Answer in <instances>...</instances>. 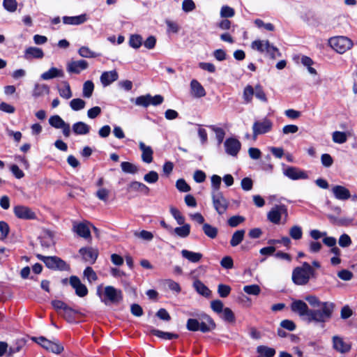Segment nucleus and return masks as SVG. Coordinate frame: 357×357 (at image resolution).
I'll return each instance as SVG.
<instances>
[{
    "instance_id": "57",
    "label": "nucleus",
    "mask_w": 357,
    "mask_h": 357,
    "mask_svg": "<svg viewBox=\"0 0 357 357\" xmlns=\"http://www.w3.org/2000/svg\"><path fill=\"white\" fill-rule=\"evenodd\" d=\"M165 24L167 26V31L168 33H177L180 29L179 25L170 20H166Z\"/></svg>"
},
{
    "instance_id": "33",
    "label": "nucleus",
    "mask_w": 357,
    "mask_h": 357,
    "mask_svg": "<svg viewBox=\"0 0 357 357\" xmlns=\"http://www.w3.org/2000/svg\"><path fill=\"white\" fill-rule=\"evenodd\" d=\"M245 231L244 229H239L234 231L230 240V245L236 247L243 240Z\"/></svg>"
},
{
    "instance_id": "42",
    "label": "nucleus",
    "mask_w": 357,
    "mask_h": 357,
    "mask_svg": "<svg viewBox=\"0 0 357 357\" xmlns=\"http://www.w3.org/2000/svg\"><path fill=\"white\" fill-rule=\"evenodd\" d=\"M255 95V88L251 85H248L243 90V97L245 103H250L252 100V97Z\"/></svg>"
},
{
    "instance_id": "52",
    "label": "nucleus",
    "mask_w": 357,
    "mask_h": 357,
    "mask_svg": "<svg viewBox=\"0 0 357 357\" xmlns=\"http://www.w3.org/2000/svg\"><path fill=\"white\" fill-rule=\"evenodd\" d=\"M135 102V105L138 106H142L144 107H149V105H151L149 102V94L140 96L136 98Z\"/></svg>"
},
{
    "instance_id": "20",
    "label": "nucleus",
    "mask_w": 357,
    "mask_h": 357,
    "mask_svg": "<svg viewBox=\"0 0 357 357\" xmlns=\"http://www.w3.org/2000/svg\"><path fill=\"white\" fill-rule=\"evenodd\" d=\"M73 231L80 237L86 239L91 238V231L87 222H75L73 224Z\"/></svg>"
},
{
    "instance_id": "28",
    "label": "nucleus",
    "mask_w": 357,
    "mask_h": 357,
    "mask_svg": "<svg viewBox=\"0 0 357 357\" xmlns=\"http://www.w3.org/2000/svg\"><path fill=\"white\" fill-rule=\"evenodd\" d=\"M72 129L75 134L84 135L89 133L91 128L84 122L79 121L73 125Z\"/></svg>"
},
{
    "instance_id": "62",
    "label": "nucleus",
    "mask_w": 357,
    "mask_h": 357,
    "mask_svg": "<svg viewBox=\"0 0 357 357\" xmlns=\"http://www.w3.org/2000/svg\"><path fill=\"white\" fill-rule=\"evenodd\" d=\"M231 287L229 285L220 284L218 287V292L220 297L225 298L229 296L231 292Z\"/></svg>"
},
{
    "instance_id": "8",
    "label": "nucleus",
    "mask_w": 357,
    "mask_h": 357,
    "mask_svg": "<svg viewBox=\"0 0 357 357\" xmlns=\"http://www.w3.org/2000/svg\"><path fill=\"white\" fill-rule=\"evenodd\" d=\"M37 258L42 261L45 266L51 269H59V270H66V263L57 257H45L42 255L38 254L36 255Z\"/></svg>"
},
{
    "instance_id": "7",
    "label": "nucleus",
    "mask_w": 357,
    "mask_h": 357,
    "mask_svg": "<svg viewBox=\"0 0 357 357\" xmlns=\"http://www.w3.org/2000/svg\"><path fill=\"white\" fill-rule=\"evenodd\" d=\"M329 45L337 52L343 54L352 47L353 42L346 36H335L329 39Z\"/></svg>"
},
{
    "instance_id": "15",
    "label": "nucleus",
    "mask_w": 357,
    "mask_h": 357,
    "mask_svg": "<svg viewBox=\"0 0 357 357\" xmlns=\"http://www.w3.org/2000/svg\"><path fill=\"white\" fill-rule=\"evenodd\" d=\"M224 146L228 155L236 156L241 149V144L237 139L229 137L225 141Z\"/></svg>"
},
{
    "instance_id": "4",
    "label": "nucleus",
    "mask_w": 357,
    "mask_h": 357,
    "mask_svg": "<svg viewBox=\"0 0 357 357\" xmlns=\"http://www.w3.org/2000/svg\"><path fill=\"white\" fill-rule=\"evenodd\" d=\"M305 300L306 301L308 302V303L312 306V307H319L320 308L319 309H312L313 311H318V312H320L321 313V312L325 310L324 308V305L325 304H327V314H326V317H324V319L322 321H321L319 323H325V322H327L328 321L332 316H333V311H334V309H335V304L332 302H328V301H326V302H321L316 296L314 295H308L307 296L305 297Z\"/></svg>"
},
{
    "instance_id": "30",
    "label": "nucleus",
    "mask_w": 357,
    "mask_h": 357,
    "mask_svg": "<svg viewBox=\"0 0 357 357\" xmlns=\"http://www.w3.org/2000/svg\"><path fill=\"white\" fill-rule=\"evenodd\" d=\"M350 136V132L335 131L332 133V140L336 144H343Z\"/></svg>"
},
{
    "instance_id": "51",
    "label": "nucleus",
    "mask_w": 357,
    "mask_h": 357,
    "mask_svg": "<svg viewBox=\"0 0 357 357\" xmlns=\"http://www.w3.org/2000/svg\"><path fill=\"white\" fill-rule=\"evenodd\" d=\"M220 16L223 18L232 17L235 15L234 8L229 6H223L220 9Z\"/></svg>"
},
{
    "instance_id": "10",
    "label": "nucleus",
    "mask_w": 357,
    "mask_h": 357,
    "mask_svg": "<svg viewBox=\"0 0 357 357\" xmlns=\"http://www.w3.org/2000/svg\"><path fill=\"white\" fill-rule=\"evenodd\" d=\"M287 208L285 205H275L268 213L267 218L271 222L278 225L280 222L282 215L287 217Z\"/></svg>"
},
{
    "instance_id": "41",
    "label": "nucleus",
    "mask_w": 357,
    "mask_h": 357,
    "mask_svg": "<svg viewBox=\"0 0 357 357\" xmlns=\"http://www.w3.org/2000/svg\"><path fill=\"white\" fill-rule=\"evenodd\" d=\"M257 351L260 354L259 356L263 357H273L275 354V350L274 349L266 346H259L257 348Z\"/></svg>"
},
{
    "instance_id": "24",
    "label": "nucleus",
    "mask_w": 357,
    "mask_h": 357,
    "mask_svg": "<svg viewBox=\"0 0 357 357\" xmlns=\"http://www.w3.org/2000/svg\"><path fill=\"white\" fill-rule=\"evenodd\" d=\"M119 78L116 70L103 72L100 76V82L103 86H107Z\"/></svg>"
},
{
    "instance_id": "48",
    "label": "nucleus",
    "mask_w": 357,
    "mask_h": 357,
    "mask_svg": "<svg viewBox=\"0 0 357 357\" xmlns=\"http://www.w3.org/2000/svg\"><path fill=\"white\" fill-rule=\"evenodd\" d=\"M209 128L215 133V137L218 141V144L220 145L223 142L225 132L222 128L216 127L215 126H211Z\"/></svg>"
},
{
    "instance_id": "50",
    "label": "nucleus",
    "mask_w": 357,
    "mask_h": 357,
    "mask_svg": "<svg viewBox=\"0 0 357 357\" xmlns=\"http://www.w3.org/2000/svg\"><path fill=\"white\" fill-rule=\"evenodd\" d=\"M243 291L249 295L257 296L259 294L261 289L257 284H251L244 286Z\"/></svg>"
},
{
    "instance_id": "49",
    "label": "nucleus",
    "mask_w": 357,
    "mask_h": 357,
    "mask_svg": "<svg viewBox=\"0 0 357 357\" xmlns=\"http://www.w3.org/2000/svg\"><path fill=\"white\" fill-rule=\"evenodd\" d=\"M255 96L260 101L266 102L267 98L265 92L264 91L262 86L259 84H257L255 86Z\"/></svg>"
},
{
    "instance_id": "3",
    "label": "nucleus",
    "mask_w": 357,
    "mask_h": 357,
    "mask_svg": "<svg viewBox=\"0 0 357 357\" xmlns=\"http://www.w3.org/2000/svg\"><path fill=\"white\" fill-rule=\"evenodd\" d=\"M186 328L190 331H201L206 333L214 330L215 324L210 316L204 314L198 319H188L186 323Z\"/></svg>"
},
{
    "instance_id": "32",
    "label": "nucleus",
    "mask_w": 357,
    "mask_h": 357,
    "mask_svg": "<svg viewBox=\"0 0 357 357\" xmlns=\"http://www.w3.org/2000/svg\"><path fill=\"white\" fill-rule=\"evenodd\" d=\"M151 333L158 337H160L161 339L164 340H172V339H176L178 337V335L176 333H172L169 332H164L158 329H151Z\"/></svg>"
},
{
    "instance_id": "55",
    "label": "nucleus",
    "mask_w": 357,
    "mask_h": 357,
    "mask_svg": "<svg viewBox=\"0 0 357 357\" xmlns=\"http://www.w3.org/2000/svg\"><path fill=\"white\" fill-rule=\"evenodd\" d=\"M245 221V218L241 215H234L227 220L228 225L231 227H236Z\"/></svg>"
},
{
    "instance_id": "18",
    "label": "nucleus",
    "mask_w": 357,
    "mask_h": 357,
    "mask_svg": "<svg viewBox=\"0 0 357 357\" xmlns=\"http://www.w3.org/2000/svg\"><path fill=\"white\" fill-rule=\"evenodd\" d=\"M79 252L82 255V259L90 264L95 263L98 256V250L91 247L82 248L79 249Z\"/></svg>"
},
{
    "instance_id": "56",
    "label": "nucleus",
    "mask_w": 357,
    "mask_h": 357,
    "mask_svg": "<svg viewBox=\"0 0 357 357\" xmlns=\"http://www.w3.org/2000/svg\"><path fill=\"white\" fill-rule=\"evenodd\" d=\"M84 275L86 278L89 282L97 280L98 277L96 272L90 266H88L84 271Z\"/></svg>"
},
{
    "instance_id": "26",
    "label": "nucleus",
    "mask_w": 357,
    "mask_h": 357,
    "mask_svg": "<svg viewBox=\"0 0 357 357\" xmlns=\"http://www.w3.org/2000/svg\"><path fill=\"white\" fill-rule=\"evenodd\" d=\"M64 72L62 69H59L54 67H52L49 69V70L43 73L40 75V78L43 80H49L56 77H63Z\"/></svg>"
},
{
    "instance_id": "34",
    "label": "nucleus",
    "mask_w": 357,
    "mask_h": 357,
    "mask_svg": "<svg viewBox=\"0 0 357 357\" xmlns=\"http://www.w3.org/2000/svg\"><path fill=\"white\" fill-rule=\"evenodd\" d=\"M193 287L200 295L208 297L211 294L210 289L200 280H195L193 283Z\"/></svg>"
},
{
    "instance_id": "5",
    "label": "nucleus",
    "mask_w": 357,
    "mask_h": 357,
    "mask_svg": "<svg viewBox=\"0 0 357 357\" xmlns=\"http://www.w3.org/2000/svg\"><path fill=\"white\" fill-rule=\"evenodd\" d=\"M251 48L260 53L267 54L271 59H276L282 56L279 50L271 44L268 40H254L251 43Z\"/></svg>"
},
{
    "instance_id": "44",
    "label": "nucleus",
    "mask_w": 357,
    "mask_h": 357,
    "mask_svg": "<svg viewBox=\"0 0 357 357\" xmlns=\"http://www.w3.org/2000/svg\"><path fill=\"white\" fill-rule=\"evenodd\" d=\"M49 123L56 129H60L66 122L59 115H54L49 119Z\"/></svg>"
},
{
    "instance_id": "12",
    "label": "nucleus",
    "mask_w": 357,
    "mask_h": 357,
    "mask_svg": "<svg viewBox=\"0 0 357 357\" xmlns=\"http://www.w3.org/2000/svg\"><path fill=\"white\" fill-rule=\"evenodd\" d=\"M213 206L219 215L224 214L228 208L229 202L223 196L222 192L212 194Z\"/></svg>"
},
{
    "instance_id": "2",
    "label": "nucleus",
    "mask_w": 357,
    "mask_h": 357,
    "mask_svg": "<svg viewBox=\"0 0 357 357\" xmlns=\"http://www.w3.org/2000/svg\"><path fill=\"white\" fill-rule=\"evenodd\" d=\"M317 272L308 262H303L301 266H296L292 271V282L298 286H304L312 279L317 278Z\"/></svg>"
},
{
    "instance_id": "40",
    "label": "nucleus",
    "mask_w": 357,
    "mask_h": 357,
    "mask_svg": "<svg viewBox=\"0 0 357 357\" xmlns=\"http://www.w3.org/2000/svg\"><path fill=\"white\" fill-rule=\"evenodd\" d=\"M143 38L139 34H132L129 38V45L134 49H139L142 45Z\"/></svg>"
},
{
    "instance_id": "38",
    "label": "nucleus",
    "mask_w": 357,
    "mask_h": 357,
    "mask_svg": "<svg viewBox=\"0 0 357 357\" xmlns=\"http://www.w3.org/2000/svg\"><path fill=\"white\" fill-rule=\"evenodd\" d=\"M94 90V84L92 81H86L83 84L82 96L84 98H89L91 97Z\"/></svg>"
},
{
    "instance_id": "29",
    "label": "nucleus",
    "mask_w": 357,
    "mask_h": 357,
    "mask_svg": "<svg viewBox=\"0 0 357 357\" xmlns=\"http://www.w3.org/2000/svg\"><path fill=\"white\" fill-rule=\"evenodd\" d=\"M181 255L183 258L192 263L199 262L203 257L202 254L199 252H195L188 250H183Z\"/></svg>"
},
{
    "instance_id": "53",
    "label": "nucleus",
    "mask_w": 357,
    "mask_h": 357,
    "mask_svg": "<svg viewBox=\"0 0 357 357\" xmlns=\"http://www.w3.org/2000/svg\"><path fill=\"white\" fill-rule=\"evenodd\" d=\"M170 213L178 225H182L184 224L185 218L181 214L180 211L177 208L171 207Z\"/></svg>"
},
{
    "instance_id": "25",
    "label": "nucleus",
    "mask_w": 357,
    "mask_h": 357,
    "mask_svg": "<svg viewBox=\"0 0 357 357\" xmlns=\"http://www.w3.org/2000/svg\"><path fill=\"white\" fill-rule=\"evenodd\" d=\"M88 20V17L86 14H82L77 16H64L63 17V22L65 24L70 25H79L84 24Z\"/></svg>"
},
{
    "instance_id": "11",
    "label": "nucleus",
    "mask_w": 357,
    "mask_h": 357,
    "mask_svg": "<svg viewBox=\"0 0 357 357\" xmlns=\"http://www.w3.org/2000/svg\"><path fill=\"white\" fill-rule=\"evenodd\" d=\"M13 213L17 218L22 220H31L37 218L36 213L31 208L23 205L15 206Z\"/></svg>"
},
{
    "instance_id": "39",
    "label": "nucleus",
    "mask_w": 357,
    "mask_h": 357,
    "mask_svg": "<svg viewBox=\"0 0 357 357\" xmlns=\"http://www.w3.org/2000/svg\"><path fill=\"white\" fill-rule=\"evenodd\" d=\"M211 195L215 193H220V188L221 185V177L218 175L214 174L211 178Z\"/></svg>"
},
{
    "instance_id": "47",
    "label": "nucleus",
    "mask_w": 357,
    "mask_h": 357,
    "mask_svg": "<svg viewBox=\"0 0 357 357\" xmlns=\"http://www.w3.org/2000/svg\"><path fill=\"white\" fill-rule=\"evenodd\" d=\"M121 167L122 170L126 173L135 174L138 171V168L136 165L128 162H121Z\"/></svg>"
},
{
    "instance_id": "22",
    "label": "nucleus",
    "mask_w": 357,
    "mask_h": 357,
    "mask_svg": "<svg viewBox=\"0 0 357 357\" xmlns=\"http://www.w3.org/2000/svg\"><path fill=\"white\" fill-rule=\"evenodd\" d=\"M44 56V52L42 49L36 47H29L24 51V57L26 60L32 59H42Z\"/></svg>"
},
{
    "instance_id": "59",
    "label": "nucleus",
    "mask_w": 357,
    "mask_h": 357,
    "mask_svg": "<svg viewBox=\"0 0 357 357\" xmlns=\"http://www.w3.org/2000/svg\"><path fill=\"white\" fill-rule=\"evenodd\" d=\"M158 174L155 171H151L146 174L144 176V180L148 183H155L158 181Z\"/></svg>"
},
{
    "instance_id": "43",
    "label": "nucleus",
    "mask_w": 357,
    "mask_h": 357,
    "mask_svg": "<svg viewBox=\"0 0 357 357\" xmlns=\"http://www.w3.org/2000/svg\"><path fill=\"white\" fill-rule=\"evenodd\" d=\"M289 234L294 240H300L303 236V230L301 227L294 225L289 229Z\"/></svg>"
},
{
    "instance_id": "60",
    "label": "nucleus",
    "mask_w": 357,
    "mask_h": 357,
    "mask_svg": "<svg viewBox=\"0 0 357 357\" xmlns=\"http://www.w3.org/2000/svg\"><path fill=\"white\" fill-rule=\"evenodd\" d=\"M176 187L180 192H187L190 190V185L183 178H179L176 181Z\"/></svg>"
},
{
    "instance_id": "6",
    "label": "nucleus",
    "mask_w": 357,
    "mask_h": 357,
    "mask_svg": "<svg viewBox=\"0 0 357 357\" xmlns=\"http://www.w3.org/2000/svg\"><path fill=\"white\" fill-rule=\"evenodd\" d=\"M123 301V292L121 289L113 286H106L104 288L103 296L101 301L106 305L109 304H119Z\"/></svg>"
},
{
    "instance_id": "54",
    "label": "nucleus",
    "mask_w": 357,
    "mask_h": 357,
    "mask_svg": "<svg viewBox=\"0 0 357 357\" xmlns=\"http://www.w3.org/2000/svg\"><path fill=\"white\" fill-rule=\"evenodd\" d=\"M352 243L350 236L347 234H342L338 240V244L342 248H348Z\"/></svg>"
},
{
    "instance_id": "9",
    "label": "nucleus",
    "mask_w": 357,
    "mask_h": 357,
    "mask_svg": "<svg viewBox=\"0 0 357 357\" xmlns=\"http://www.w3.org/2000/svg\"><path fill=\"white\" fill-rule=\"evenodd\" d=\"M33 340L42 347L54 354H59L63 351V347L58 341L52 342L43 336L34 337Z\"/></svg>"
},
{
    "instance_id": "46",
    "label": "nucleus",
    "mask_w": 357,
    "mask_h": 357,
    "mask_svg": "<svg viewBox=\"0 0 357 357\" xmlns=\"http://www.w3.org/2000/svg\"><path fill=\"white\" fill-rule=\"evenodd\" d=\"M79 54L84 58H94L98 56L96 53L91 51L88 47L82 46L78 50Z\"/></svg>"
},
{
    "instance_id": "16",
    "label": "nucleus",
    "mask_w": 357,
    "mask_h": 357,
    "mask_svg": "<svg viewBox=\"0 0 357 357\" xmlns=\"http://www.w3.org/2000/svg\"><path fill=\"white\" fill-rule=\"evenodd\" d=\"M332 342L333 349L340 354H346L351 349V344L344 341L343 338L338 335H334Z\"/></svg>"
},
{
    "instance_id": "36",
    "label": "nucleus",
    "mask_w": 357,
    "mask_h": 357,
    "mask_svg": "<svg viewBox=\"0 0 357 357\" xmlns=\"http://www.w3.org/2000/svg\"><path fill=\"white\" fill-rule=\"evenodd\" d=\"M63 87L59 88V96L64 99H70L73 96V93L70 84L67 82H63Z\"/></svg>"
},
{
    "instance_id": "14",
    "label": "nucleus",
    "mask_w": 357,
    "mask_h": 357,
    "mask_svg": "<svg viewBox=\"0 0 357 357\" xmlns=\"http://www.w3.org/2000/svg\"><path fill=\"white\" fill-rule=\"evenodd\" d=\"M70 284L75 289V294L79 297H84L88 294V289L85 284H82L79 278L75 275H72L69 278Z\"/></svg>"
},
{
    "instance_id": "35",
    "label": "nucleus",
    "mask_w": 357,
    "mask_h": 357,
    "mask_svg": "<svg viewBox=\"0 0 357 357\" xmlns=\"http://www.w3.org/2000/svg\"><path fill=\"white\" fill-rule=\"evenodd\" d=\"M172 232L181 238H186L190 233V225L183 224V226L173 229Z\"/></svg>"
},
{
    "instance_id": "23",
    "label": "nucleus",
    "mask_w": 357,
    "mask_h": 357,
    "mask_svg": "<svg viewBox=\"0 0 357 357\" xmlns=\"http://www.w3.org/2000/svg\"><path fill=\"white\" fill-rule=\"evenodd\" d=\"M190 93L195 98H202L206 96V91L197 80L192 79L190 82Z\"/></svg>"
},
{
    "instance_id": "17",
    "label": "nucleus",
    "mask_w": 357,
    "mask_h": 357,
    "mask_svg": "<svg viewBox=\"0 0 357 357\" xmlns=\"http://www.w3.org/2000/svg\"><path fill=\"white\" fill-rule=\"evenodd\" d=\"M283 174L292 180L306 179L308 178L305 172L294 167H288L284 169Z\"/></svg>"
},
{
    "instance_id": "13",
    "label": "nucleus",
    "mask_w": 357,
    "mask_h": 357,
    "mask_svg": "<svg viewBox=\"0 0 357 357\" xmlns=\"http://www.w3.org/2000/svg\"><path fill=\"white\" fill-rule=\"evenodd\" d=\"M272 122L267 119L255 121L252 126L254 137H256L259 135L265 134L269 132L272 128Z\"/></svg>"
},
{
    "instance_id": "31",
    "label": "nucleus",
    "mask_w": 357,
    "mask_h": 357,
    "mask_svg": "<svg viewBox=\"0 0 357 357\" xmlns=\"http://www.w3.org/2000/svg\"><path fill=\"white\" fill-rule=\"evenodd\" d=\"M50 93L47 85L44 84H36L33 90L32 96L38 98Z\"/></svg>"
},
{
    "instance_id": "37",
    "label": "nucleus",
    "mask_w": 357,
    "mask_h": 357,
    "mask_svg": "<svg viewBox=\"0 0 357 357\" xmlns=\"http://www.w3.org/2000/svg\"><path fill=\"white\" fill-rule=\"evenodd\" d=\"M204 233L210 238H215L218 235V229L208 223H204L202 226Z\"/></svg>"
},
{
    "instance_id": "45",
    "label": "nucleus",
    "mask_w": 357,
    "mask_h": 357,
    "mask_svg": "<svg viewBox=\"0 0 357 357\" xmlns=\"http://www.w3.org/2000/svg\"><path fill=\"white\" fill-rule=\"evenodd\" d=\"M86 102L81 98H74L70 102V107L74 111H79L85 107Z\"/></svg>"
},
{
    "instance_id": "63",
    "label": "nucleus",
    "mask_w": 357,
    "mask_h": 357,
    "mask_svg": "<svg viewBox=\"0 0 357 357\" xmlns=\"http://www.w3.org/2000/svg\"><path fill=\"white\" fill-rule=\"evenodd\" d=\"M24 345V342L22 341H17L15 344L11 345L8 351L9 356H12L21 351L22 348Z\"/></svg>"
},
{
    "instance_id": "1",
    "label": "nucleus",
    "mask_w": 357,
    "mask_h": 357,
    "mask_svg": "<svg viewBox=\"0 0 357 357\" xmlns=\"http://www.w3.org/2000/svg\"><path fill=\"white\" fill-rule=\"evenodd\" d=\"M327 304L324 305V308L321 313L318 311H313L310 309L307 305L302 300H294L291 304V310L297 314L299 317L305 319L308 322L319 323L327 317Z\"/></svg>"
},
{
    "instance_id": "21",
    "label": "nucleus",
    "mask_w": 357,
    "mask_h": 357,
    "mask_svg": "<svg viewBox=\"0 0 357 357\" xmlns=\"http://www.w3.org/2000/svg\"><path fill=\"white\" fill-rule=\"evenodd\" d=\"M334 197L339 200H347L351 197L349 190L342 185H335L332 188Z\"/></svg>"
},
{
    "instance_id": "58",
    "label": "nucleus",
    "mask_w": 357,
    "mask_h": 357,
    "mask_svg": "<svg viewBox=\"0 0 357 357\" xmlns=\"http://www.w3.org/2000/svg\"><path fill=\"white\" fill-rule=\"evenodd\" d=\"M222 318L227 322H234L235 321V317L231 309L225 307L222 312Z\"/></svg>"
},
{
    "instance_id": "19",
    "label": "nucleus",
    "mask_w": 357,
    "mask_h": 357,
    "mask_svg": "<svg viewBox=\"0 0 357 357\" xmlns=\"http://www.w3.org/2000/svg\"><path fill=\"white\" fill-rule=\"evenodd\" d=\"M88 66L85 60L72 61L67 64V71L69 73L79 74L82 70L86 69Z\"/></svg>"
},
{
    "instance_id": "64",
    "label": "nucleus",
    "mask_w": 357,
    "mask_h": 357,
    "mask_svg": "<svg viewBox=\"0 0 357 357\" xmlns=\"http://www.w3.org/2000/svg\"><path fill=\"white\" fill-rule=\"evenodd\" d=\"M223 307V303L220 300H214L211 303V309L218 314L222 313L224 310Z\"/></svg>"
},
{
    "instance_id": "61",
    "label": "nucleus",
    "mask_w": 357,
    "mask_h": 357,
    "mask_svg": "<svg viewBox=\"0 0 357 357\" xmlns=\"http://www.w3.org/2000/svg\"><path fill=\"white\" fill-rule=\"evenodd\" d=\"M4 8L9 12H15L17 10V3L16 0H3Z\"/></svg>"
},
{
    "instance_id": "27",
    "label": "nucleus",
    "mask_w": 357,
    "mask_h": 357,
    "mask_svg": "<svg viewBox=\"0 0 357 357\" xmlns=\"http://www.w3.org/2000/svg\"><path fill=\"white\" fill-rule=\"evenodd\" d=\"M127 190L128 192H140L147 195L149 193L150 189L148 186L141 182L132 181L128 185Z\"/></svg>"
}]
</instances>
